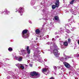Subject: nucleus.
Returning a JSON list of instances; mask_svg holds the SVG:
<instances>
[{"label":"nucleus","mask_w":79,"mask_h":79,"mask_svg":"<svg viewBox=\"0 0 79 79\" xmlns=\"http://www.w3.org/2000/svg\"><path fill=\"white\" fill-rule=\"evenodd\" d=\"M27 53L29 54V53H31V50H30V49L28 50H27Z\"/></svg>","instance_id":"18"},{"label":"nucleus","mask_w":79,"mask_h":79,"mask_svg":"<svg viewBox=\"0 0 79 79\" xmlns=\"http://www.w3.org/2000/svg\"><path fill=\"white\" fill-rule=\"evenodd\" d=\"M64 64V66L67 68H69L70 67H71V65L69 63H68V62H64L63 63Z\"/></svg>","instance_id":"4"},{"label":"nucleus","mask_w":79,"mask_h":79,"mask_svg":"<svg viewBox=\"0 0 79 79\" xmlns=\"http://www.w3.org/2000/svg\"><path fill=\"white\" fill-rule=\"evenodd\" d=\"M56 48H58V47L56 46Z\"/></svg>","instance_id":"29"},{"label":"nucleus","mask_w":79,"mask_h":79,"mask_svg":"<svg viewBox=\"0 0 79 79\" xmlns=\"http://www.w3.org/2000/svg\"><path fill=\"white\" fill-rule=\"evenodd\" d=\"M20 15H21V16H22V15H23V14H21Z\"/></svg>","instance_id":"26"},{"label":"nucleus","mask_w":79,"mask_h":79,"mask_svg":"<svg viewBox=\"0 0 79 79\" xmlns=\"http://www.w3.org/2000/svg\"><path fill=\"white\" fill-rule=\"evenodd\" d=\"M60 29H61V28H60Z\"/></svg>","instance_id":"30"},{"label":"nucleus","mask_w":79,"mask_h":79,"mask_svg":"<svg viewBox=\"0 0 79 79\" xmlns=\"http://www.w3.org/2000/svg\"><path fill=\"white\" fill-rule=\"evenodd\" d=\"M54 68H56V67L55 66L54 67Z\"/></svg>","instance_id":"23"},{"label":"nucleus","mask_w":79,"mask_h":79,"mask_svg":"<svg viewBox=\"0 0 79 79\" xmlns=\"http://www.w3.org/2000/svg\"><path fill=\"white\" fill-rule=\"evenodd\" d=\"M41 37V35H40V37Z\"/></svg>","instance_id":"27"},{"label":"nucleus","mask_w":79,"mask_h":79,"mask_svg":"<svg viewBox=\"0 0 79 79\" xmlns=\"http://www.w3.org/2000/svg\"><path fill=\"white\" fill-rule=\"evenodd\" d=\"M77 58H78V57H79V54H77Z\"/></svg>","instance_id":"22"},{"label":"nucleus","mask_w":79,"mask_h":79,"mask_svg":"<svg viewBox=\"0 0 79 79\" xmlns=\"http://www.w3.org/2000/svg\"><path fill=\"white\" fill-rule=\"evenodd\" d=\"M17 65H18V64H16V66H17Z\"/></svg>","instance_id":"28"},{"label":"nucleus","mask_w":79,"mask_h":79,"mask_svg":"<svg viewBox=\"0 0 79 79\" xmlns=\"http://www.w3.org/2000/svg\"><path fill=\"white\" fill-rule=\"evenodd\" d=\"M67 56L65 58V59L66 60V59H68V58H69V57L68 56Z\"/></svg>","instance_id":"19"},{"label":"nucleus","mask_w":79,"mask_h":79,"mask_svg":"<svg viewBox=\"0 0 79 79\" xmlns=\"http://www.w3.org/2000/svg\"><path fill=\"white\" fill-rule=\"evenodd\" d=\"M68 43H70L71 41V40L70 38H68Z\"/></svg>","instance_id":"15"},{"label":"nucleus","mask_w":79,"mask_h":79,"mask_svg":"<svg viewBox=\"0 0 79 79\" xmlns=\"http://www.w3.org/2000/svg\"><path fill=\"white\" fill-rule=\"evenodd\" d=\"M54 79L55 78L53 77H51L49 79Z\"/></svg>","instance_id":"21"},{"label":"nucleus","mask_w":79,"mask_h":79,"mask_svg":"<svg viewBox=\"0 0 79 79\" xmlns=\"http://www.w3.org/2000/svg\"><path fill=\"white\" fill-rule=\"evenodd\" d=\"M19 11L20 13H23V9L21 8H19Z\"/></svg>","instance_id":"8"},{"label":"nucleus","mask_w":79,"mask_h":79,"mask_svg":"<svg viewBox=\"0 0 79 79\" xmlns=\"http://www.w3.org/2000/svg\"><path fill=\"white\" fill-rule=\"evenodd\" d=\"M30 75L32 77H34V76H37L38 77H39L40 76V74L38 72L36 71H33L31 73Z\"/></svg>","instance_id":"2"},{"label":"nucleus","mask_w":79,"mask_h":79,"mask_svg":"<svg viewBox=\"0 0 79 79\" xmlns=\"http://www.w3.org/2000/svg\"><path fill=\"white\" fill-rule=\"evenodd\" d=\"M74 1H75V0H72L71 2H70V4H73L74 3Z\"/></svg>","instance_id":"14"},{"label":"nucleus","mask_w":79,"mask_h":79,"mask_svg":"<svg viewBox=\"0 0 79 79\" xmlns=\"http://www.w3.org/2000/svg\"><path fill=\"white\" fill-rule=\"evenodd\" d=\"M19 56H15V59L16 60H18V59H19Z\"/></svg>","instance_id":"17"},{"label":"nucleus","mask_w":79,"mask_h":79,"mask_svg":"<svg viewBox=\"0 0 79 79\" xmlns=\"http://www.w3.org/2000/svg\"><path fill=\"white\" fill-rule=\"evenodd\" d=\"M22 51H23V52H24V51H25V50H22Z\"/></svg>","instance_id":"25"},{"label":"nucleus","mask_w":79,"mask_h":79,"mask_svg":"<svg viewBox=\"0 0 79 79\" xmlns=\"http://www.w3.org/2000/svg\"><path fill=\"white\" fill-rule=\"evenodd\" d=\"M55 6L53 5L52 6V8L53 10H54L56 7H58L59 6V5H60V2L59 0H56V2L55 3Z\"/></svg>","instance_id":"3"},{"label":"nucleus","mask_w":79,"mask_h":79,"mask_svg":"<svg viewBox=\"0 0 79 79\" xmlns=\"http://www.w3.org/2000/svg\"><path fill=\"white\" fill-rule=\"evenodd\" d=\"M63 45L65 47H66L67 46H68V43L66 41H65L64 42Z\"/></svg>","instance_id":"9"},{"label":"nucleus","mask_w":79,"mask_h":79,"mask_svg":"<svg viewBox=\"0 0 79 79\" xmlns=\"http://www.w3.org/2000/svg\"><path fill=\"white\" fill-rule=\"evenodd\" d=\"M20 68H21L22 69H24V65H21L20 67Z\"/></svg>","instance_id":"16"},{"label":"nucleus","mask_w":79,"mask_h":79,"mask_svg":"<svg viewBox=\"0 0 79 79\" xmlns=\"http://www.w3.org/2000/svg\"><path fill=\"white\" fill-rule=\"evenodd\" d=\"M28 30L25 29L23 31L22 33V37L24 39H28L29 37V34L27 33Z\"/></svg>","instance_id":"1"},{"label":"nucleus","mask_w":79,"mask_h":79,"mask_svg":"<svg viewBox=\"0 0 79 79\" xmlns=\"http://www.w3.org/2000/svg\"><path fill=\"white\" fill-rule=\"evenodd\" d=\"M3 12V13H6V14H7V15H8V13H10V11H8L7 9H6L4 10Z\"/></svg>","instance_id":"7"},{"label":"nucleus","mask_w":79,"mask_h":79,"mask_svg":"<svg viewBox=\"0 0 79 79\" xmlns=\"http://www.w3.org/2000/svg\"><path fill=\"white\" fill-rule=\"evenodd\" d=\"M29 47L27 46V50H29Z\"/></svg>","instance_id":"20"},{"label":"nucleus","mask_w":79,"mask_h":79,"mask_svg":"<svg viewBox=\"0 0 79 79\" xmlns=\"http://www.w3.org/2000/svg\"><path fill=\"white\" fill-rule=\"evenodd\" d=\"M48 70V69L47 68L43 69H42V73H44V72H46V71H47Z\"/></svg>","instance_id":"10"},{"label":"nucleus","mask_w":79,"mask_h":79,"mask_svg":"<svg viewBox=\"0 0 79 79\" xmlns=\"http://www.w3.org/2000/svg\"><path fill=\"white\" fill-rule=\"evenodd\" d=\"M54 79H55V78H54Z\"/></svg>","instance_id":"31"},{"label":"nucleus","mask_w":79,"mask_h":79,"mask_svg":"<svg viewBox=\"0 0 79 79\" xmlns=\"http://www.w3.org/2000/svg\"><path fill=\"white\" fill-rule=\"evenodd\" d=\"M30 66H31V67H32V64H30Z\"/></svg>","instance_id":"24"},{"label":"nucleus","mask_w":79,"mask_h":79,"mask_svg":"<svg viewBox=\"0 0 79 79\" xmlns=\"http://www.w3.org/2000/svg\"><path fill=\"white\" fill-rule=\"evenodd\" d=\"M54 54L56 56H58V51L56 49H55L54 50Z\"/></svg>","instance_id":"5"},{"label":"nucleus","mask_w":79,"mask_h":79,"mask_svg":"<svg viewBox=\"0 0 79 79\" xmlns=\"http://www.w3.org/2000/svg\"><path fill=\"white\" fill-rule=\"evenodd\" d=\"M8 50L9 51V52H12V51H13V48H12L11 47H9L8 48Z\"/></svg>","instance_id":"12"},{"label":"nucleus","mask_w":79,"mask_h":79,"mask_svg":"<svg viewBox=\"0 0 79 79\" xmlns=\"http://www.w3.org/2000/svg\"><path fill=\"white\" fill-rule=\"evenodd\" d=\"M36 34H39L40 33V31L39 29H36L35 31Z\"/></svg>","instance_id":"6"},{"label":"nucleus","mask_w":79,"mask_h":79,"mask_svg":"<svg viewBox=\"0 0 79 79\" xmlns=\"http://www.w3.org/2000/svg\"><path fill=\"white\" fill-rule=\"evenodd\" d=\"M54 18L56 21H58L59 20V18H58V17L56 15L54 16Z\"/></svg>","instance_id":"11"},{"label":"nucleus","mask_w":79,"mask_h":79,"mask_svg":"<svg viewBox=\"0 0 79 79\" xmlns=\"http://www.w3.org/2000/svg\"><path fill=\"white\" fill-rule=\"evenodd\" d=\"M22 60H23V58L21 57L20 56H19V59H18L19 61H22Z\"/></svg>","instance_id":"13"}]
</instances>
